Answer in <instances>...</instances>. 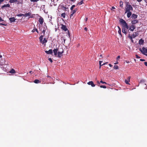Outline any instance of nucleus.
Listing matches in <instances>:
<instances>
[{"instance_id":"obj_1","label":"nucleus","mask_w":147,"mask_h":147,"mask_svg":"<svg viewBox=\"0 0 147 147\" xmlns=\"http://www.w3.org/2000/svg\"><path fill=\"white\" fill-rule=\"evenodd\" d=\"M125 13L127 12L131 11L133 10V8L131 5L129 4V2H126V5L125 7Z\"/></svg>"},{"instance_id":"obj_2","label":"nucleus","mask_w":147,"mask_h":147,"mask_svg":"<svg viewBox=\"0 0 147 147\" xmlns=\"http://www.w3.org/2000/svg\"><path fill=\"white\" fill-rule=\"evenodd\" d=\"M119 22L120 23H121L123 25V28H126L127 29H128L129 28V26H128L125 20L123 19H121L120 20Z\"/></svg>"},{"instance_id":"obj_3","label":"nucleus","mask_w":147,"mask_h":147,"mask_svg":"<svg viewBox=\"0 0 147 147\" xmlns=\"http://www.w3.org/2000/svg\"><path fill=\"white\" fill-rule=\"evenodd\" d=\"M43 35H41L39 37V39L40 40V41L41 43L42 44H44L45 43H45L47 42V40L45 38H44L43 40H42L43 38Z\"/></svg>"},{"instance_id":"obj_4","label":"nucleus","mask_w":147,"mask_h":147,"mask_svg":"<svg viewBox=\"0 0 147 147\" xmlns=\"http://www.w3.org/2000/svg\"><path fill=\"white\" fill-rule=\"evenodd\" d=\"M61 51H58L57 54V57L58 58H61L63 56V53L64 52V50L63 49L61 48Z\"/></svg>"},{"instance_id":"obj_5","label":"nucleus","mask_w":147,"mask_h":147,"mask_svg":"<svg viewBox=\"0 0 147 147\" xmlns=\"http://www.w3.org/2000/svg\"><path fill=\"white\" fill-rule=\"evenodd\" d=\"M142 49L140 48L139 50L143 54L146 55L145 53H147V49L144 47H143Z\"/></svg>"},{"instance_id":"obj_6","label":"nucleus","mask_w":147,"mask_h":147,"mask_svg":"<svg viewBox=\"0 0 147 147\" xmlns=\"http://www.w3.org/2000/svg\"><path fill=\"white\" fill-rule=\"evenodd\" d=\"M136 27L133 25H132L130 26H129V28L128 29V31H129L130 30V31H133L135 29Z\"/></svg>"},{"instance_id":"obj_7","label":"nucleus","mask_w":147,"mask_h":147,"mask_svg":"<svg viewBox=\"0 0 147 147\" xmlns=\"http://www.w3.org/2000/svg\"><path fill=\"white\" fill-rule=\"evenodd\" d=\"M77 9H75L74 10H71V14L70 16V18H71V17L74 15V13H75L77 11Z\"/></svg>"},{"instance_id":"obj_8","label":"nucleus","mask_w":147,"mask_h":147,"mask_svg":"<svg viewBox=\"0 0 147 147\" xmlns=\"http://www.w3.org/2000/svg\"><path fill=\"white\" fill-rule=\"evenodd\" d=\"M38 21L39 22L40 24L42 25L44 21V20L42 17L40 16V18L38 19Z\"/></svg>"},{"instance_id":"obj_9","label":"nucleus","mask_w":147,"mask_h":147,"mask_svg":"<svg viewBox=\"0 0 147 147\" xmlns=\"http://www.w3.org/2000/svg\"><path fill=\"white\" fill-rule=\"evenodd\" d=\"M139 35V33L138 32H134L133 34H132L131 36H132V37L133 38H135L137 36H138Z\"/></svg>"},{"instance_id":"obj_10","label":"nucleus","mask_w":147,"mask_h":147,"mask_svg":"<svg viewBox=\"0 0 147 147\" xmlns=\"http://www.w3.org/2000/svg\"><path fill=\"white\" fill-rule=\"evenodd\" d=\"M58 49H55L53 50V52L54 53V55L55 56H57L58 53Z\"/></svg>"},{"instance_id":"obj_11","label":"nucleus","mask_w":147,"mask_h":147,"mask_svg":"<svg viewBox=\"0 0 147 147\" xmlns=\"http://www.w3.org/2000/svg\"><path fill=\"white\" fill-rule=\"evenodd\" d=\"M87 84L89 85H90L92 87H94L95 86V85L94 84L92 81H90L87 83Z\"/></svg>"},{"instance_id":"obj_12","label":"nucleus","mask_w":147,"mask_h":147,"mask_svg":"<svg viewBox=\"0 0 147 147\" xmlns=\"http://www.w3.org/2000/svg\"><path fill=\"white\" fill-rule=\"evenodd\" d=\"M61 28L63 30L65 31H67V30H68L66 26L65 25L63 24H62Z\"/></svg>"},{"instance_id":"obj_13","label":"nucleus","mask_w":147,"mask_h":147,"mask_svg":"<svg viewBox=\"0 0 147 147\" xmlns=\"http://www.w3.org/2000/svg\"><path fill=\"white\" fill-rule=\"evenodd\" d=\"M130 76H129L127 79L125 80V82L127 84H129V82H130Z\"/></svg>"},{"instance_id":"obj_14","label":"nucleus","mask_w":147,"mask_h":147,"mask_svg":"<svg viewBox=\"0 0 147 147\" xmlns=\"http://www.w3.org/2000/svg\"><path fill=\"white\" fill-rule=\"evenodd\" d=\"M45 52L48 54H51L53 53V51L52 49H49L48 51H45Z\"/></svg>"},{"instance_id":"obj_15","label":"nucleus","mask_w":147,"mask_h":147,"mask_svg":"<svg viewBox=\"0 0 147 147\" xmlns=\"http://www.w3.org/2000/svg\"><path fill=\"white\" fill-rule=\"evenodd\" d=\"M138 22V20H134L131 21V23L132 25H134Z\"/></svg>"},{"instance_id":"obj_16","label":"nucleus","mask_w":147,"mask_h":147,"mask_svg":"<svg viewBox=\"0 0 147 147\" xmlns=\"http://www.w3.org/2000/svg\"><path fill=\"white\" fill-rule=\"evenodd\" d=\"M5 63V61L4 59H2L1 58V59L0 60V65H3Z\"/></svg>"},{"instance_id":"obj_17","label":"nucleus","mask_w":147,"mask_h":147,"mask_svg":"<svg viewBox=\"0 0 147 147\" xmlns=\"http://www.w3.org/2000/svg\"><path fill=\"white\" fill-rule=\"evenodd\" d=\"M144 43V40L141 38L139 40V44L140 45H143Z\"/></svg>"},{"instance_id":"obj_18","label":"nucleus","mask_w":147,"mask_h":147,"mask_svg":"<svg viewBox=\"0 0 147 147\" xmlns=\"http://www.w3.org/2000/svg\"><path fill=\"white\" fill-rule=\"evenodd\" d=\"M127 28H122V32L123 33L125 34V35H126L127 33Z\"/></svg>"},{"instance_id":"obj_19","label":"nucleus","mask_w":147,"mask_h":147,"mask_svg":"<svg viewBox=\"0 0 147 147\" xmlns=\"http://www.w3.org/2000/svg\"><path fill=\"white\" fill-rule=\"evenodd\" d=\"M10 5L9 4H5L3 5L1 7V8L2 9H3V8L5 7H10Z\"/></svg>"},{"instance_id":"obj_20","label":"nucleus","mask_w":147,"mask_h":147,"mask_svg":"<svg viewBox=\"0 0 147 147\" xmlns=\"http://www.w3.org/2000/svg\"><path fill=\"white\" fill-rule=\"evenodd\" d=\"M102 62V61H99V65H100L99 69H100L101 68V66H102V65H104L105 64H106L108 63L107 62L106 63H104L103 64H101V63Z\"/></svg>"},{"instance_id":"obj_21","label":"nucleus","mask_w":147,"mask_h":147,"mask_svg":"<svg viewBox=\"0 0 147 147\" xmlns=\"http://www.w3.org/2000/svg\"><path fill=\"white\" fill-rule=\"evenodd\" d=\"M127 17L128 18H129L130 17V16H131V15L132 14L131 11L127 12Z\"/></svg>"},{"instance_id":"obj_22","label":"nucleus","mask_w":147,"mask_h":147,"mask_svg":"<svg viewBox=\"0 0 147 147\" xmlns=\"http://www.w3.org/2000/svg\"><path fill=\"white\" fill-rule=\"evenodd\" d=\"M9 20L11 22H15L16 20V19L14 17H13L10 18L9 19Z\"/></svg>"},{"instance_id":"obj_23","label":"nucleus","mask_w":147,"mask_h":147,"mask_svg":"<svg viewBox=\"0 0 147 147\" xmlns=\"http://www.w3.org/2000/svg\"><path fill=\"white\" fill-rule=\"evenodd\" d=\"M31 13L30 12L26 13L25 14H24V16L25 17L27 16H30Z\"/></svg>"},{"instance_id":"obj_24","label":"nucleus","mask_w":147,"mask_h":147,"mask_svg":"<svg viewBox=\"0 0 147 147\" xmlns=\"http://www.w3.org/2000/svg\"><path fill=\"white\" fill-rule=\"evenodd\" d=\"M128 38H129V39L131 40V41L132 43L134 42V40L132 38V36L130 35V34H129L128 36Z\"/></svg>"},{"instance_id":"obj_25","label":"nucleus","mask_w":147,"mask_h":147,"mask_svg":"<svg viewBox=\"0 0 147 147\" xmlns=\"http://www.w3.org/2000/svg\"><path fill=\"white\" fill-rule=\"evenodd\" d=\"M137 17L138 16L136 14H132V17L134 19L136 18H137Z\"/></svg>"},{"instance_id":"obj_26","label":"nucleus","mask_w":147,"mask_h":147,"mask_svg":"<svg viewBox=\"0 0 147 147\" xmlns=\"http://www.w3.org/2000/svg\"><path fill=\"white\" fill-rule=\"evenodd\" d=\"M17 0H9V2L11 3H16L17 2Z\"/></svg>"},{"instance_id":"obj_27","label":"nucleus","mask_w":147,"mask_h":147,"mask_svg":"<svg viewBox=\"0 0 147 147\" xmlns=\"http://www.w3.org/2000/svg\"><path fill=\"white\" fill-rule=\"evenodd\" d=\"M34 82L36 84L40 82V81L37 79H36L34 81Z\"/></svg>"},{"instance_id":"obj_28","label":"nucleus","mask_w":147,"mask_h":147,"mask_svg":"<svg viewBox=\"0 0 147 147\" xmlns=\"http://www.w3.org/2000/svg\"><path fill=\"white\" fill-rule=\"evenodd\" d=\"M16 71L14 69H12L11 70L9 71V72L11 73H15Z\"/></svg>"},{"instance_id":"obj_29","label":"nucleus","mask_w":147,"mask_h":147,"mask_svg":"<svg viewBox=\"0 0 147 147\" xmlns=\"http://www.w3.org/2000/svg\"><path fill=\"white\" fill-rule=\"evenodd\" d=\"M120 6L122 7H123V3L122 1H120L119 2Z\"/></svg>"},{"instance_id":"obj_30","label":"nucleus","mask_w":147,"mask_h":147,"mask_svg":"<svg viewBox=\"0 0 147 147\" xmlns=\"http://www.w3.org/2000/svg\"><path fill=\"white\" fill-rule=\"evenodd\" d=\"M121 28H120L119 30L118 31V33L121 36V37H122V35L121 33Z\"/></svg>"},{"instance_id":"obj_31","label":"nucleus","mask_w":147,"mask_h":147,"mask_svg":"<svg viewBox=\"0 0 147 147\" xmlns=\"http://www.w3.org/2000/svg\"><path fill=\"white\" fill-rule=\"evenodd\" d=\"M65 13H64L61 14V16L63 17V18H65Z\"/></svg>"},{"instance_id":"obj_32","label":"nucleus","mask_w":147,"mask_h":147,"mask_svg":"<svg viewBox=\"0 0 147 147\" xmlns=\"http://www.w3.org/2000/svg\"><path fill=\"white\" fill-rule=\"evenodd\" d=\"M46 29H45V28H44V30L42 31V33L43 34V36L45 35V32H46Z\"/></svg>"},{"instance_id":"obj_33","label":"nucleus","mask_w":147,"mask_h":147,"mask_svg":"<svg viewBox=\"0 0 147 147\" xmlns=\"http://www.w3.org/2000/svg\"><path fill=\"white\" fill-rule=\"evenodd\" d=\"M100 87L101 88H107V87L106 86L104 85H100Z\"/></svg>"},{"instance_id":"obj_34","label":"nucleus","mask_w":147,"mask_h":147,"mask_svg":"<svg viewBox=\"0 0 147 147\" xmlns=\"http://www.w3.org/2000/svg\"><path fill=\"white\" fill-rule=\"evenodd\" d=\"M83 3V0H82L80 2L78 3V4L79 5H81Z\"/></svg>"},{"instance_id":"obj_35","label":"nucleus","mask_w":147,"mask_h":147,"mask_svg":"<svg viewBox=\"0 0 147 147\" xmlns=\"http://www.w3.org/2000/svg\"><path fill=\"white\" fill-rule=\"evenodd\" d=\"M118 66L117 65H114L113 67V68L114 69H118Z\"/></svg>"},{"instance_id":"obj_36","label":"nucleus","mask_w":147,"mask_h":147,"mask_svg":"<svg viewBox=\"0 0 147 147\" xmlns=\"http://www.w3.org/2000/svg\"><path fill=\"white\" fill-rule=\"evenodd\" d=\"M75 7V5H72L70 8V9L71 10H72L73 9L74 7Z\"/></svg>"},{"instance_id":"obj_37","label":"nucleus","mask_w":147,"mask_h":147,"mask_svg":"<svg viewBox=\"0 0 147 147\" xmlns=\"http://www.w3.org/2000/svg\"><path fill=\"white\" fill-rule=\"evenodd\" d=\"M17 16H24V14L22 13H20L18 14Z\"/></svg>"},{"instance_id":"obj_38","label":"nucleus","mask_w":147,"mask_h":147,"mask_svg":"<svg viewBox=\"0 0 147 147\" xmlns=\"http://www.w3.org/2000/svg\"><path fill=\"white\" fill-rule=\"evenodd\" d=\"M39 0H30L31 2H37Z\"/></svg>"},{"instance_id":"obj_39","label":"nucleus","mask_w":147,"mask_h":147,"mask_svg":"<svg viewBox=\"0 0 147 147\" xmlns=\"http://www.w3.org/2000/svg\"><path fill=\"white\" fill-rule=\"evenodd\" d=\"M100 82L102 83V84H107V83H106V82H103V81H102V80H101Z\"/></svg>"},{"instance_id":"obj_40","label":"nucleus","mask_w":147,"mask_h":147,"mask_svg":"<svg viewBox=\"0 0 147 147\" xmlns=\"http://www.w3.org/2000/svg\"><path fill=\"white\" fill-rule=\"evenodd\" d=\"M0 25L6 26L7 25V24H5V23H0Z\"/></svg>"},{"instance_id":"obj_41","label":"nucleus","mask_w":147,"mask_h":147,"mask_svg":"<svg viewBox=\"0 0 147 147\" xmlns=\"http://www.w3.org/2000/svg\"><path fill=\"white\" fill-rule=\"evenodd\" d=\"M51 62V63H52L53 62V60L51 58H49L48 59Z\"/></svg>"},{"instance_id":"obj_42","label":"nucleus","mask_w":147,"mask_h":147,"mask_svg":"<svg viewBox=\"0 0 147 147\" xmlns=\"http://www.w3.org/2000/svg\"><path fill=\"white\" fill-rule=\"evenodd\" d=\"M67 32H68V35L69 36V37L70 38V33L69 32V30H67Z\"/></svg>"},{"instance_id":"obj_43","label":"nucleus","mask_w":147,"mask_h":147,"mask_svg":"<svg viewBox=\"0 0 147 147\" xmlns=\"http://www.w3.org/2000/svg\"><path fill=\"white\" fill-rule=\"evenodd\" d=\"M136 58L137 59H139L140 58V57L139 56L137 55H136Z\"/></svg>"},{"instance_id":"obj_44","label":"nucleus","mask_w":147,"mask_h":147,"mask_svg":"<svg viewBox=\"0 0 147 147\" xmlns=\"http://www.w3.org/2000/svg\"><path fill=\"white\" fill-rule=\"evenodd\" d=\"M120 58V55L118 56L117 58V60H119V59Z\"/></svg>"},{"instance_id":"obj_45","label":"nucleus","mask_w":147,"mask_h":147,"mask_svg":"<svg viewBox=\"0 0 147 147\" xmlns=\"http://www.w3.org/2000/svg\"><path fill=\"white\" fill-rule=\"evenodd\" d=\"M63 7V8L64 9L65 11H67V8L65 7Z\"/></svg>"},{"instance_id":"obj_46","label":"nucleus","mask_w":147,"mask_h":147,"mask_svg":"<svg viewBox=\"0 0 147 147\" xmlns=\"http://www.w3.org/2000/svg\"><path fill=\"white\" fill-rule=\"evenodd\" d=\"M76 0H69V1L72 2H75Z\"/></svg>"},{"instance_id":"obj_47","label":"nucleus","mask_w":147,"mask_h":147,"mask_svg":"<svg viewBox=\"0 0 147 147\" xmlns=\"http://www.w3.org/2000/svg\"><path fill=\"white\" fill-rule=\"evenodd\" d=\"M36 29V28H34L32 31V32H35L36 31V30L35 29Z\"/></svg>"},{"instance_id":"obj_48","label":"nucleus","mask_w":147,"mask_h":147,"mask_svg":"<svg viewBox=\"0 0 147 147\" xmlns=\"http://www.w3.org/2000/svg\"><path fill=\"white\" fill-rule=\"evenodd\" d=\"M17 4H19L21 3V2L18 1L17 2H16Z\"/></svg>"},{"instance_id":"obj_49","label":"nucleus","mask_w":147,"mask_h":147,"mask_svg":"<svg viewBox=\"0 0 147 147\" xmlns=\"http://www.w3.org/2000/svg\"><path fill=\"white\" fill-rule=\"evenodd\" d=\"M5 0H0V4L3 2Z\"/></svg>"},{"instance_id":"obj_50","label":"nucleus","mask_w":147,"mask_h":147,"mask_svg":"<svg viewBox=\"0 0 147 147\" xmlns=\"http://www.w3.org/2000/svg\"><path fill=\"white\" fill-rule=\"evenodd\" d=\"M144 65L147 67V62H145L144 63Z\"/></svg>"},{"instance_id":"obj_51","label":"nucleus","mask_w":147,"mask_h":147,"mask_svg":"<svg viewBox=\"0 0 147 147\" xmlns=\"http://www.w3.org/2000/svg\"><path fill=\"white\" fill-rule=\"evenodd\" d=\"M140 61H145V60L144 59H140Z\"/></svg>"},{"instance_id":"obj_52","label":"nucleus","mask_w":147,"mask_h":147,"mask_svg":"<svg viewBox=\"0 0 147 147\" xmlns=\"http://www.w3.org/2000/svg\"><path fill=\"white\" fill-rule=\"evenodd\" d=\"M3 20H2L0 16V21H3Z\"/></svg>"},{"instance_id":"obj_53","label":"nucleus","mask_w":147,"mask_h":147,"mask_svg":"<svg viewBox=\"0 0 147 147\" xmlns=\"http://www.w3.org/2000/svg\"><path fill=\"white\" fill-rule=\"evenodd\" d=\"M111 8V10H113V9H115V8L114 6H112Z\"/></svg>"},{"instance_id":"obj_54","label":"nucleus","mask_w":147,"mask_h":147,"mask_svg":"<svg viewBox=\"0 0 147 147\" xmlns=\"http://www.w3.org/2000/svg\"><path fill=\"white\" fill-rule=\"evenodd\" d=\"M87 28L86 27H85V28H84V30L86 31H87Z\"/></svg>"},{"instance_id":"obj_55","label":"nucleus","mask_w":147,"mask_h":147,"mask_svg":"<svg viewBox=\"0 0 147 147\" xmlns=\"http://www.w3.org/2000/svg\"><path fill=\"white\" fill-rule=\"evenodd\" d=\"M100 82H99L98 81H97V83L98 84H100Z\"/></svg>"},{"instance_id":"obj_56","label":"nucleus","mask_w":147,"mask_h":147,"mask_svg":"<svg viewBox=\"0 0 147 147\" xmlns=\"http://www.w3.org/2000/svg\"><path fill=\"white\" fill-rule=\"evenodd\" d=\"M125 62L127 63H129V61H126Z\"/></svg>"},{"instance_id":"obj_57","label":"nucleus","mask_w":147,"mask_h":147,"mask_svg":"<svg viewBox=\"0 0 147 147\" xmlns=\"http://www.w3.org/2000/svg\"><path fill=\"white\" fill-rule=\"evenodd\" d=\"M136 0L139 2H141L142 1V0Z\"/></svg>"},{"instance_id":"obj_58","label":"nucleus","mask_w":147,"mask_h":147,"mask_svg":"<svg viewBox=\"0 0 147 147\" xmlns=\"http://www.w3.org/2000/svg\"><path fill=\"white\" fill-rule=\"evenodd\" d=\"M109 66L110 67H112L113 66V65H111V64H109Z\"/></svg>"},{"instance_id":"obj_59","label":"nucleus","mask_w":147,"mask_h":147,"mask_svg":"<svg viewBox=\"0 0 147 147\" xmlns=\"http://www.w3.org/2000/svg\"><path fill=\"white\" fill-rule=\"evenodd\" d=\"M35 30H36V31L37 32V33H38V30L37 29H35Z\"/></svg>"},{"instance_id":"obj_60","label":"nucleus","mask_w":147,"mask_h":147,"mask_svg":"<svg viewBox=\"0 0 147 147\" xmlns=\"http://www.w3.org/2000/svg\"><path fill=\"white\" fill-rule=\"evenodd\" d=\"M146 3H147V0H144Z\"/></svg>"},{"instance_id":"obj_61","label":"nucleus","mask_w":147,"mask_h":147,"mask_svg":"<svg viewBox=\"0 0 147 147\" xmlns=\"http://www.w3.org/2000/svg\"><path fill=\"white\" fill-rule=\"evenodd\" d=\"M88 20V18H86V19H85V21H87Z\"/></svg>"},{"instance_id":"obj_62","label":"nucleus","mask_w":147,"mask_h":147,"mask_svg":"<svg viewBox=\"0 0 147 147\" xmlns=\"http://www.w3.org/2000/svg\"><path fill=\"white\" fill-rule=\"evenodd\" d=\"M47 77L48 78H51L50 76H47Z\"/></svg>"},{"instance_id":"obj_63","label":"nucleus","mask_w":147,"mask_h":147,"mask_svg":"<svg viewBox=\"0 0 147 147\" xmlns=\"http://www.w3.org/2000/svg\"><path fill=\"white\" fill-rule=\"evenodd\" d=\"M118 63V62H116V63H114V64H116L117 63Z\"/></svg>"},{"instance_id":"obj_64","label":"nucleus","mask_w":147,"mask_h":147,"mask_svg":"<svg viewBox=\"0 0 147 147\" xmlns=\"http://www.w3.org/2000/svg\"><path fill=\"white\" fill-rule=\"evenodd\" d=\"M100 57H102V55H100Z\"/></svg>"}]
</instances>
